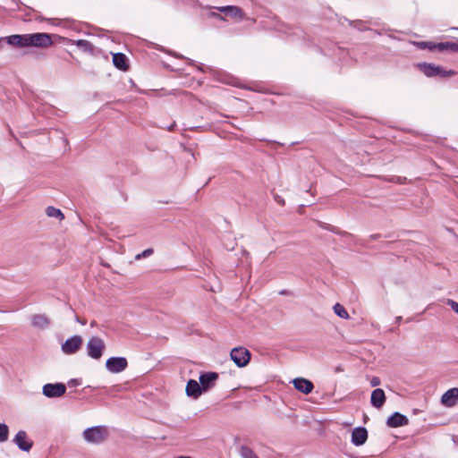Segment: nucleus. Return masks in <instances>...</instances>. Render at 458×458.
<instances>
[{
    "instance_id": "1",
    "label": "nucleus",
    "mask_w": 458,
    "mask_h": 458,
    "mask_svg": "<svg viewBox=\"0 0 458 458\" xmlns=\"http://www.w3.org/2000/svg\"><path fill=\"white\" fill-rule=\"evenodd\" d=\"M6 44L15 48H47L53 44L51 35L46 32L13 34L5 37Z\"/></svg>"
},
{
    "instance_id": "2",
    "label": "nucleus",
    "mask_w": 458,
    "mask_h": 458,
    "mask_svg": "<svg viewBox=\"0 0 458 458\" xmlns=\"http://www.w3.org/2000/svg\"><path fill=\"white\" fill-rule=\"evenodd\" d=\"M417 68L427 77H440V78H447L456 74L454 70H445L441 65H437L431 63H419L417 64Z\"/></svg>"
},
{
    "instance_id": "3",
    "label": "nucleus",
    "mask_w": 458,
    "mask_h": 458,
    "mask_svg": "<svg viewBox=\"0 0 458 458\" xmlns=\"http://www.w3.org/2000/svg\"><path fill=\"white\" fill-rule=\"evenodd\" d=\"M82 435L88 443L100 444L107 437L108 431L105 426H93L86 428Z\"/></svg>"
},
{
    "instance_id": "4",
    "label": "nucleus",
    "mask_w": 458,
    "mask_h": 458,
    "mask_svg": "<svg viewBox=\"0 0 458 458\" xmlns=\"http://www.w3.org/2000/svg\"><path fill=\"white\" fill-rule=\"evenodd\" d=\"M87 354L94 360H99L106 349L105 342L98 336H92L87 343Z\"/></svg>"
},
{
    "instance_id": "5",
    "label": "nucleus",
    "mask_w": 458,
    "mask_h": 458,
    "mask_svg": "<svg viewBox=\"0 0 458 458\" xmlns=\"http://www.w3.org/2000/svg\"><path fill=\"white\" fill-rule=\"evenodd\" d=\"M230 357L238 368H244L249 364L251 353L245 347L239 346L231 350Z\"/></svg>"
},
{
    "instance_id": "6",
    "label": "nucleus",
    "mask_w": 458,
    "mask_h": 458,
    "mask_svg": "<svg viewBox=\"0 0 458 458\" xmlns=\"http://www.w3.org/2000/svg\"><path fill=\"white\" fill-rule=\"evenodd\" d=\"M66 392V385L61 382L47 383L42 387V394L47 398H58Z\"/></svg>"
},
{
    "instance_id": "7",
    "label": "nucleus",
    "mask_w": 458,
    "mask_h": 458,
    "mask_svg": "<svg viewBox=\"0 0 458 458\" xmlns=\"http://www.w3.org/2000/svg\"><path fill=\"white\" fill-rule=\"evenodd\" d=\"M82 343V337L81 335H75L66 339L65 342L62 344V352L67 355L74 354L81 349Z\"/></svg>"
},
{
    "instance_id": "8",
    "label": "nucleus",
    "mask_w": 458,
    "mask_h": 458,
    "mask_svg": "<svg viewBox=\"0 0 458 458\" xmlns=\"http://www.w3.org/2000/svg\"><path fill=\"white\" fill-rule=\"evenodd\" d=\"M128 367V361L124 357H110L106 361V368L111 373H121Z\"/></svg>"
},
{
    "instance_id": "9",
    "label": "nucleus",
    "mask_w": 458,
    "mask_h": 458,
    "mask_svg": "<svg viewBox=\"0 0 458 458\" xmlns=\"http://www.w3.org/2000/svg\"><path fill=\"white\" fill-rule=\"evenodd\" d=\"M218 373L214 371H205L199 374V384L203 392H208L213 388L218 379Z\"/></svg>"
},
{
    "instance_id": "10",
    "label": "nucleus",
    "mask_w": 458,
    "mask_h": 458,
    "mask_svg": "<svg viewBox=\"0 0 458 458\" xmlns=\"http://www.w3.org/2000/svg\"><path fill=\"white\" fill-rule=\"evenodd\" d=\"M13 441L23 452H29L33 446V442L28 438L24 430L18 431Z\"/></svg>"
},
{
    "instance_id": "11",
    "label": "nucleus",
    "mask_w": 458,
    "mask_h": 458,
    "mask_svg": "<svg viewBox=\"0 0 458 458\" xmlns=\"http://www.w3.org/2000/svg\"><path fill=\"white\" fill-rule=\"evenodd\" d=\"M368 439V430L366 428L360 426L356 427L352 431L351 442L355 446H360L366 443Z\"/></svg>"
},
{
    "instance_id": "12",
    "label": "nucleus",
    "mask_w": 458,
    "mask_h": 458,
    "mask_svg": "<svg viewBox=\"0 0 458 458\" xmlns=\"http://www.w3.org/2000/svg\"><path fill=\"white\" fill-rule=\"evenodd\" d=\"M219 13H225L226 16H229L233 19L242 20L244 18V13L242 8L236 5H225L214 7Z\"/></svg>"
},
{
    "instance_id": "13",
    "label": "nucleus",
    "mask_w": 458,
    "mask_h": 458,
    "mask_svg": "<svg viewBox=\"0 0 458 458\" xmlns=\"http://www.w3.org/2000/svg\"><path fill=\"white\" fill-rule=\"evenodd\" d=\"M408 424H409V419L407 418V416H405L398 411H394L386 420V425L389 428H398V427L406 426Z\"/></svg>"
},
{
    "instance_id": "14",
    "label": "nucleus",
    "mask_w": 458,
    "mask_h": 458,
    "mask_svg": "<svg viewBox=\"0 0 458 458\" xmlns=\"http://www.w3.org/2000/svg\"><path fill=\"white\" fill-rule=\"evenodd\" d=\"M458 402V387H453L445 392L441 396V403L445 407H453Z\"/></svg>"
},
{
    "instance_id": "15",
    "label": "nucleus",
    "mask_w": 458,
    "mask_h": 458,
    "mask_svg": "<svg viewBox=\"0 0 458 458\" xmlns=\"http://www.w3.org/2000/svg\"><path fill=\"white\" fill-rule=\"evenodd\" d=\"M293 386L299 392L308 394L311 393L314 389L313 383L304 377H296L293 380Z\"/></svg>"
},
{
    "instance_id": "16",
    "label": "nucleus",
    "mask_w": 458,
    "mask_h": 458,
    "mask_svg": "<svg viewBox=\"0 0 458 458\" xmlns=\"http://www.w3.org/2000/svg\"><path fill=\"white\" fill-rule=\"evenodd\" d=\"M185 392L189 397L197 399L202 394L203 390L201 388L199 381L198 382L195 379H189L186 384Z\"/></svg>"
},
{
    "instance_id": "17",
    "label": "nucleus",
    "mask_w": 458,
    "mask_h": 458,
    "mask_svg": "<svg viewBox=\"0 0 458 458\" xmlns=\"http://www.w3.org/2000/svg\"><path fill=\"white\" fill-rule=\"evenodd\" d=\"M386 400V397L383 389L376 388L372 391L370 403L373 407L380 409L385 404Z\"/></svg>"
},
{
    "instance_id": "18",
    "label": "nucleus",
    "mask_w": 458,
    "mask_h": 458,
    "mask_svg": "<svg viewBox=\"0 0 458 458\" xmlns=\"http://www.w3.org/2000/svg\"><path fill=\"white\" fill-rule=\"evenodd\" d=\"M113 55V64L120 71L126 72L129 69V59L123 53H114Z\"/></svg>"
},
{
    "instance_id": "19",
    "label": "nucleus",
    "mask_w": 458,
    "mask_h": 458,
    "mask_svg": "<svg viewBox=\"0 0 458 458\" xmlns=\"http://www.w3.org/2000/svg\"><path fill=\"white\" fill-rule=\"evenodd\" d=\"M322 53L335 59L342 60L347 54V51L335 44H331V47L327 50H322Z\"/></svg>"
},
{
    "instance_id": "20",
    "label": "nucleus",
    "mask_w": 458,
    "mask_h": 458,
    "mask_svg": "<svg viewBox=\"0 0 458 458\" xmlns=\"http://www.w3.org/2000/svg\"><path fill=\"white\" fill-rule=\"evenodd\" d=\"M31 325L37 328L46 329L50 326V319L45 314H36L31 317Z\"/></svg>"
},
{
    "instance_id": "21",
    "label": "nucleus",
    "mask_w": 458,
    "mask_h": 458,
    "mask_svg": "<svg viewBox=\"0 0 458 458\" xmlns=\"http://www.w3.org/2000/svg\"><path fill=\"white\" fill-rule=\"evenodd\" d=\"M275 30L284 34L294 35L298 37H301L303 34V31L301 29H293L292 27L279 21H277L275 25Z\"/></svg>"
},
{
    "instance_id": "22",
    "label": "nucleus",
    "mask_w": 458,
    "mask_h": 458,
    "mask_svg": "<svg viewBox=\"0 0 458 458\" xmlns=\"http://www.w3.org/2000/svg\"><path fill=\"white\" fill-rule=\"evenodd\" d=\"M437 49L438 52H449V53H457L458 52V43L455 42H437Z\"/></svg>"
},
{
    "instance_id": "23",
    "label": "nucleus",
    "mask_w": 458,
    "mask_h": 458,
    "mask_svg": "<svg viewBox=\"0 0 458 458\" xmlns=\"http://www.w3.org/2000/svg\"><path fill=\"white\" fill-rule=\"evenodd\" d=\"M74 45L85 53L93 54L94 46L88 40L78 39L74 42Z\"/></svg>"
},
{
    "instance_id": "24",
    "label": "nucleus",
    "mask_w": 458,
    "mask_h": 458,
    "mask_svg": "<svg viewBox=\"0 0 458 458\" xmlns=\"http://www.w3.org/2000/svg\"><path fill=\"white\" fill-rule=\"evenodd\" d=\"M319 226L322 227L325 230H327L329 232H332L334 233H336L341 236H346V237H352V235L345 231H341L340 229L336 228L335 226L330 225L319 222Z\"/></svg>"
},
{
    "instance_id": "25",
    "label": "nucleus",
    "mask_w": 458,
    "mask_h": 458,
    "mask_svg": "<svg viewBox=\"0 0 458 458\" xmlns=\"http://www.w3.org/2000/svg\"><path fill=\"white\" fill-rule=\"evenodd\" d=\"M46 214L49 217H55V218H58L60 220L64 218V216L63 212L59 208H56L52 207V206H48L46 208Z\"/></svg>"
},
{
    "instance_id": "26",
    "label": "nucleus",
    "mask_w": 458,
    "mask_h": 458,
    "mask_svg": "<svg viewBox=\"0 0 458 458\" xmlns=\"http://www.w3.org/2000/svg\"><path fill=\"white\" fill-rule=\"evenodd\" d=\"M334 312L341 318H349V314L346 309L340 303H335L333 307Z\"/></svg>"
},
{
    "instance_id": "27",
    "label": "nucleus",
    "mask_w": 458,
    "mask_h": 458,
    "mask_svg": "<svg viewBox=\"0 0 458 458\" xmlns=\"http://www.w3.org/2000/svg\"><path fill=\"white\" fill-rule=\"evenodd\" d=\"M240 455L242 458H259L253 450L247 445L240 447Z\"/></svg>"
},
{
    "instance_id": "28",
    "label": "nucleus",
    "mask_w": 458,
    "mask_h": 458,
    "mask_svg": "<svg viewBox=\"0 0 458 458\" xmlns=\"http://www.w3.org/2000/svg\"><path fill=\"white\" fill-rule=\"evenodd\" d=\"M9 428L4 423L0 422V442H4L8 439Z\"/></svg>"
},
{
    "instance_id": "29",
    "label": "nucleus",
    "mask_w": 458,
    "mask_h": 458,
    "mask_svg": "<svg viewBox=\"0 0 458 458\" xmlns=\"http://www.w3.org/2000/svg\"><path fill=\"white\" fill-rule=\"evenodd\" d=\"M154 250L151 248L144 250L142 252L137 254L135 256V259H141L143 258H148L153 254Z\"/></svg>"
},
{
    "instance_id": "30",
    "label": "nucleus",
    "mask_w": 458,
    "mask_h": 458,
    "mask_svg": "<svg viewBox=\"0 0 458 458\" xmlns=\"http://www.w3.org/2000/svg\"><path fill=\"white\" fill-rule=\"evenodd\" d=\"M351 25L357 28L359 30H366V27L364 26V22L360 20L351 21Z\"/></svg>"
},
{
    "instance_id": "31",
    "label": "nucleus",
    "mask_w": 458,
    "mask_h": 458,
    "mask_svg": "<svg viewBox=\"0 0 458 458\" xmlns=\"http://www.w3.org/2000/svg\"><path fill=\"white\" fill-rule=\"evenodd\" d=\"M82 384V380L81 378H72L68 381L67 385L70 387L79 386Z\"/></svg>"
},
{
    "instance_id": "32",
    "label": "nucleus",
    "mask_w": 458,
    "mask_h": 458,
    "mask_svg": "<svg viewBox=\"0 0 458 458\" xmlns=\"http://www.w3.org/2000/svg\"><path fill=\"white\" fill-rule=\"evenodd\" d=\"M447 305L451 307V309L458 314V302L454 301V300H451V299H448L447 300Z\"/></svg>"
},
{
    "instance_id": "33",
    "label": "nucleus",
    "mask_w": 458,
    "mask_h": 458,
    "mask_svg": "<svg viewBox=\"0 0 458 458\" xmlns=\"http://www.w3.org/2000/svg\"><path fill=\"white\" fill-rule=\"evenodd\" d=\"M428 44H427V47H426V49L427 50H429V51H437V42H433V41H427Z\"/></svg>"
},
{
    "instance_id": "34",
    "label": "nucleus",
    "mask_w": 458,
    "mask_h": 458,
    "mask_svg": "<svg viewBox=\"0 0 458 458\" xmlns=\"http://www.w3.org/2000/svg\"><path fill=\"white\" fill-rule=\"evenodd\" d=\"M209 17L215 18V19H217L220 21H225V18L221 15V13H216V12H210Z\"/></svg>"
},
{
    "instance_id": "35",
    "label": "nucleus",
    "mask_w": 458,
    "mask_h": 458,
    "mask_svg": "<svg viewBox=\"0 0 458 458\" xmlns=\"http://www.w3.org/2000/svg\"><path fill=\"white\" fill-rule=\"evenodd\" d=\"M390 182H398V183H404L406 182V178L405 177H396V176H394V177H392Z\"/></svg>"
},
{
    "instance_id": "36",
    "label": "nucleus",
    "mask_w": 458,
    "mask_h": 458,
    "mask_svg": "<svg viewBox=\"0 0 458 458\" xmlns=\"http://www.w3.org/2000/svg\"><path fill=\"white\" fill-rule=\"evenodd\" d=\"M414 44L418 48L424 50V49H426L428 42L427 41H418V42H415Z\"/></svg>"
},
{
    "instance_id": "37",
    "label": "nucleus",
    "mask_w": 458,
    "mask_h": 458,
    "mask_svg": "<svg viewBox=\"0 0 458 458\" xmlns=\"http://www.w3.org/2000/svg\"><path fill=\"white\" fill-rule=\"evenodd\" d=\"M380 384V379L377 377H374L370 380L371 386H377Z\"/></svg>"
},
{
    "instance_id": "38",
    "label": "nucleus",
    "mask_w": 458,
    "mask_h": 458,
    "mask_svg": "<svg viewBox=\"0 0 458 458\" xmlns=\"http://www.w3.org/2000/svg\"><path fill=\"white\" fill-rule=\"evenodd\" d=\"M274 199L278 204L284 205V199L281 196L275 195Z\"/></svg>"
},
{
    "instance_id": "39",
    "label": "nucleus",
    "mask_w": 458,
    "mask_h": 458,
    "mask_svg": "<svg viewBox=\"0 0 458 458\" xmlns=\"http://www.w3.org/2000/svg\"><path fill=\"white\" fill-rule=\"evenodd\" d=\"M344 370V368L342 365H338L334 368L335 373H340V372H343Z\"/></svg>"
},
{
    "instance_id": "40",
    "label": "nucleus",
    "mask_w": 458,
    "mask_h": 458,
    "mask_svg": "<svg viewBox=\"0 0 458 458\" xmlns=\"http://www.w3.org/2000/svg\"><path fill=\"white\" fill-rule=\"evenodd\" d=\"M75 320L82 326L86 325L87 323L86 319H81L78 316H75Z\"/></svg>"
},
{
    "instance_id": "41",
    "label": "nucleus",
    "mask_w": 458,
    "mask_h": 458,
    "mask_svg": "<svg viewBox=\"0 0 458 458\" xmlns=\"http://www.w3.org/2000/svg\"><path fill=\"white\" fill-rule=\"evenodd\" d=\"M4 43H6L5 37L0 38V50L4 47Z\"/></svg>"
},
{
    "instance_id": "42",
    "label": "nucleus",
    "mask_w": 458,
    "mask_h": 458,
    "mask_svg": "<svg viewBox=\"0 0 458 458\" xmlns=\"http://www.w3.org/2000/svg\"><path fill=\"white\" fill-rule=\"evenodd\" d=\"M381 237V234H378V233H376V234H371L370 235V239L371 240H377Z\"/></svg>"
},
{
    "instance_id": "43",
    "label": "nucleus",
    "mask_w": 458,
    "mask_h": 458,
    "mask_svg": "<svg viewBox=\"0 0 458 458\" xmlns=\"http://www.w3.org/2000/svg\"><path fill=\"white\" fill-rule=\"evenodd\" d=\"M176 127V123H173L170 126L167 127V130L169 131H172L174 130V128Z\"/></svg>"
},
{
    "instance_id": "44",
    "label": "nucleus",
    "mask_w": 458,
    "mask_h": 458,
    "mask_svg": "<svg viewBox=\"0 0 458 458\" xmlns=\"http://www.w3.org/2000/svg\"><path fill=\"white\" fill-rule=\"evenodd\" d=\"M403 318L401 316H398L395 318V323L399 325L402 322Z\"/></svg>"
},
{
    "instance_id": "45",
    "label": "nucleus",
    "mask_w": 458,
    "mask_h": 458,
    "mask_svg": "<svg viewBox=\"0 0 458 458\" xmlns=\"http://www.w3.org/2000/svg\"><path fill=\"white\" fill-rule=\"evenodd\" d=\"M97 325V322L95 320L91 321L90 322V326L91 327H95Z\"/></svg>"
},
{
    "instance_id": "46",
    "label": "nucleus",
    "mask_w": 458,
    "mask_h": 458,
    "mask_svg": "<svg viewBox=\"0 0 458 458\" xmlns=\"http://www.w3.org/2000/svg\"><path fill=\"white\" fill-rule=\"evenodd\" d=\"M280 294H286V291L285 290H283L279 293Z\"/></svg>"
}]
</instances>
